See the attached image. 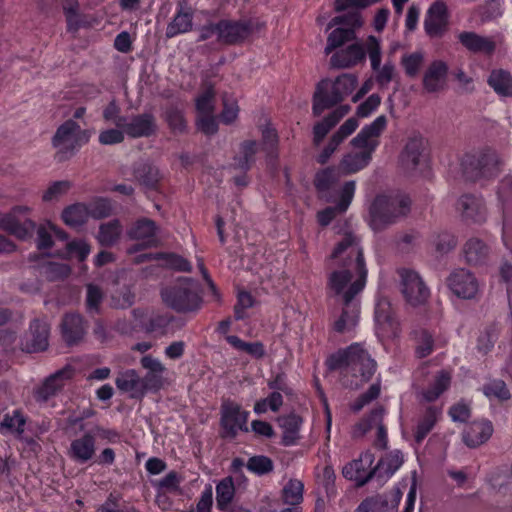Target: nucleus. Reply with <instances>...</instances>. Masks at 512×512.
Returning <instances> with one entry per match:
<instances>
[{"instance_id": "43", "label": "nucleus", "mask_w": 512, "mask_h": 512, "mask_svg": "<svg viewBox=\"0 0 512 512\" xmlns=\"http://www.w3.org/2000/svg\"><path fill=\"white\" fill-rule=\"evenodd\" d=\"M88 219V208L81 203L66 207L62 212V220L71 228H79Z\"/></svg>"}, {"instance_id": "51", "label": "nucleus", "mask_w": 512, "mask_h": 512, "mask_svg": "<svg viewBox=\"0 0 512 512\" xmlns=\"http://www.w3.org/2000/svg\"><path fill=\"white\" fill-rule=\"evenodd\" d=\"M423 62L424 54L421 51L405 54L401 58V65L405 74L410 78L417 77L422 68Z\"/></svg>"}, {"instance_id": "38", "label": "nucleus", "mask_w": 512, "mask_h": 512, "mask_svg": "<svg viewBox=\"0 0 512 512\" xmlns=\"http://www.w3.org/2000/svg\"><path fill=\"white\" fill-rule=\"evenodd\" d=\"M342 175L341 170L336 168H326L316 174L315 186L321 197L327 202H331L330 191L334 188Z\"/></svg>"}, {"instance_id": "16", "label": "nucleus", "mask_w": 512, "mask_h": 512, "mask_svg": "<svg viewBox=\"0 0 512 512\" xmlns=\"http://www.w3.org/2000/svg\"><path fill=\"white\" fill-rule=\"evenodd\" d=\"M424 30L430 38H441L449 27V11L445 2H433L424 18Z\"/></svg>"}, {"instance_id": "53", "label": "nucleus", "mask_w": 512, "mask_h": 512, "mask_svg": "<svg viewBox=\"0 0 512 512\" xmlns=\"http://www.w3.org/2000/svg\"><path fill=\"white\" fill-rule=\"evenodd\" d=\"M304 484L297 479H291L283 488V498L285 503L298 505L303 500Z\"/></svg>"}, {"instance_id": "49", "label": "nucleus", "mask_w": 512, "mask_h": 512, "mask_svg": "<svg viewBox=\"0 0 512 512\" xmlns=\"http://www.w3.org/2000/svg\"><path fill=\"white\" fill-rule=\"evenodd\" d=\"M365 49L366 54L369 57L371 63V69L375 73V76L378 75V72L381 70V59H382V51L380 40L375 36H369L365 41Z\"/></svg>"}, {"instance_id": "26", "label": "nucleus", "mask_w": 512, "mask_h": 512, "mask_svg": "<svg viewBox=\"0 0 512 512\" xmlns=\"http://www.w3.org/2000/svg\"><path fill=\"white\" fill-rule=\"evenodd\" d=\"M457 210L466 220L483 222L486 219V208L480 197L471 194L461 196L457 202Z\"/></svg>"}, {"instance_id": "64", "label": "nucleus", "mask_w": 512, "mask_h": 512, "mask_svg": "<svg viewBox=\"0 0 512 512\" xmlns=\"http://www.w3.org/2000/svg\"><path fill=\"white\" fill-rule=\"evenodd\" d=\"M125 132L118 127L101 131L99 134V142L102 145H114L122 143L125 139Z\"/></svg>"}, {"instance_id": "45", "label": "nucleus", "mask_w": 512, "mask_h": 512, "mask_svg": "<svg viewBox=\"0 0 512 512\" xmlns=\"http://www.w3.org/2000/svg\"><path fill=\"white\" fill-rule=\"evenodd\" d=\"M451 375L447 371H440L430 387L422 391V397L427 402L435 401L450 386Z\"/></svg>"}, {"instance_id": "36", "label": "nucleus", "mask_w": 512, "mask_h": 512, "mask_svg": "<svg viewBox=\"0 0 512 512\" xmlns=\"http://www.w3.org/2000/svg\"><path fill=\"white\" fill-rule=\"evenodd\" d=\"M442 415V409L437 406H427L419 417L415 430V440L420 443L434 428Z\"/></svg>"}, {"instance_id": "17", "label": "nucleus", "mask_w": 512, "mask_h": 512, "mask_svg": "<svg viewBox=\"0 0 512 512\" xmlns=\"http://www.w3.org/2000/svg\"><path fill=\"white\" fill-rule=\"evenodd\" d=\"M461 169L464 177L475 181L482 177H491L496 174L497 166L492 155H465L461 160Z\"/></svg>"}, {"instance_id": "10", "label": "nucleus", "mask_w": 512, "mask_h": 512, "mask_svg": "<svg viewBox=\"0 0 512 512\" xmlns=\"http://www.w3.org/2000/svg\"><path fill=\"white\" fill-rule=\"evenodd\" d=\"M336 24H344L347 28H336L333 30L327 39V46L325 47V54H330L336 48L342 46L344 43L355 38V28L362 26L363 21L358 12L348 13L343 16L335 17L329 24V28Z\"/></svg>"}, {"instance_id": "55", "label": "nucleus", "mask_w": 512, "mask_h": 512, "mask_svg": "<svg viewBox=\"0 0 512 512\" xmlns=\"http://www.w3.org/2000/svg\"><path fill=\"white\" fill-rule=\"evenodd\" d=\"M234 484L231 478L221 480L216 486V500L220 509L225 508L234 497Z\"/></svg>"}, {"instance_id": "44", "label": "nucleus", "mask_w": 512, "mask_h": 512, "mask_svg": "<svg viewBox=\"0 0 512 512\" xmlns=\"http://www.w3.org/2000/svg\"><path fill=\"white\" fill-rule=\"evenodd\" d=\"M258 144L254 140H246L241 143L238 155L234 159V165L241 170H247L255 161Z\"/></svg>"}, {"instance_id": "46", "label": "nucleus", "mask_w": 512, "mask_h": 512, "mask_svg": "<svg viewBox=\"0 0 512 512\" xmlns=\"http://www.w3.org/2000/svg\"><path fill=\"white\" fill-rule=\"evenodd\" d=\"M225 339L235 350L244 352L252 357L262 358L265 354V349L261 342H245L236 335H228Z\"/></svg>"}, {"instance_id": "3", "label": "nucleus", "mask_w": 512, "mask_h": 512, "mask_svg": "<svg viewBox=\"0 0 512 512\" xmlns=\"http://www.w3.org/2000/svg\"><path fill=\"white\" fill-rule=\"evenodd\" d=\"M411 201L405 195H379L369 208L370 226L380 231L405 217L410 212Z\"/></svg>"}, {"instance_id": "52", "label": "nucleus", "mask_w": 512, "mask_h": 512, "mask_svg": "<svg viewBox=\"0 0 512 512\" xmlns=\"http://www.w3.org/2000/svg\"><path fill=\"white\" fill-rule=\"evenodd\" d=\"M434 349V339L426 330L415 332V353L418 358L429 356Z\"/></svg>"}, {"instance_id": "61", "label": "nucleus", "mask_w": 512, "mask_h": 512, "mask_svg": "<svg viewBox=\"0 0 512 512\" xmlns=\"http://www.w3.org/2000/svg\"><path fill=\"white\" fill-rule=\"evenodd\" d=\"M196 109L198 115L214 112V91L212 88H208L197 98Z\"/></svg>"}, {"instance_id": "4", "label": "nucleus", "mask_w": 512, "mask_h": 512, "mask_svg": "<svg viewBox=\"0 0 512 512\" xmlns=\"http://www.w3.org/2000/svg\"><path fill=\"white\" fill-rule=\"evenodd\" d=\"M357 85V77L353 74H342L334 81L324 79L316 87L313 97L312 111L319 116L324 110L342 102L349 96Z\"/></svg>"}, {"instance_id": "57", "label": "nucleus", "mask_w": 512, "mask_h": 512, "mask_svg": "<svg viewBox=\"0 0 512 512\" xmlns=\"http://www.w3.org/2000/svg\"><path fill=\"white\" fill-rule=\"evenodd\" d=\"M432 243L436 252L440 255H444L456 247L457 240L453 234L447 231H442L433 236Z\"/></svg>"}, {"instance_id": "25", "label": "nucleus", "mask_w": 512, "mask_h": 512, "mask_svg": "<svg viewBox=\"0 0 512 512\" xmlns=\"http://www.w3.org/2000/svg\"><path fill=\"white\" fill-rule=\"evenodd\" d=\"M402 492L399 488L393 489L389 494L364 500L356 512H384L385 509H397Z\"/></svg>"}, {"instance_id": "40", "label": "nucleus", "mask_w": 512, "mask_h": 512, "mask_svg": "<svg viewBox=\"0 0 512 512\" xmlns=\"http://www.w3.org/2000/svg\"><path fill=\"white\" fill-rule=\"evenodd\" d=\"M192 21L193 14L190 10L180 7L166 28V37L173 38L179 34L189 32L192 29Z\"/></svg>"}, {"instance_id": "21", "label": "nucleus", "mask_w": 512, "mask_h": 512, "mask_svg": "<svg viewBox=\"0 0 512 512\" xmlns=\"http://www.w3.org/2000/svg\"><path fill=\"white\" fill-rule=\"evenodd\" d=\"M252 33V27L246 21L220 20L219 43L235 45L245 41Z\"/></svg>"}, {"instance_id": "32", "label": "nucleus", "mask_w": 512, "mask_h": 512, "mask_svg": "<svg viewBox=\"0 0 512 512\" xmlns=\"http://www.w3.org/2000/svg\"><path fill=\"white\" fill-rule=\"evenodd\" d=\"M349 105H341L334 109L322 121L317 122L313 127V143L319 145L329 131L350 111Z\"/></svg>"}, {"instance_id": "1", "label": "nucleus", "mask_w": 512, "mask_h": 512, "mask_svg": "<svg viewBox=\"0 0 512 512\" xmlns=\"http://www.w3.org/2000/svg\"><path fill=\"white\" fill-rule=\"evenodd\" d=\"M387 126L385 115L378 116L372 123L364 126L350 141L352 150L346 153L339 163L343 175L356 173L370 163L372 154L380 144V136Z\"/></svg>"}, {"instance_id": "18", "label": "nucleus", "mask_w": 512, "mask_h": 512, "mask_svg": "<svg viewBox=\"0 0 512 512\" xmlns=\"http://www.w3.org/2000/svg\"><path fill=\"white\" fill-rule=\"evenodd\" d=\"M426 142L420 135L409 137L399 155V165L406 173L417 169L424 158Z\"/></svg>"}, {"instance_id": "28", "label": "nucleus", "mask_w": 512, "mask_h": 512, "mask_svg": "<svg viewBox=\"0 0 512 512\" xmlns=\"http://www.w3.org/2000/svg\"><path fill=\"white\" fill-rule=\"evenodd\" d=\"M341 305V312L335 319L333 328L338 333L351 332L358 324L360 306L359 302H337Z\"/></svg>"}, {"instance_id": "30", "label": "nucleus", "mask_w": 512, "mask_h": 512, "mask_svg": "<svg viewBox=\"0 0 512 512\" xmlns=\"http://www.w3.org/2000/svg\"><path fill=\"white\" fill-rule=\"evenodd\" d=\"M49 324L36 319L30 324L29 335L25 343L28 352L43 351L48 347Z\"/></svg>"}, {"instance_id": "24", "label": "nucleus", "mask_w": 512, "mask_h": 512, "mask_svg": "<svg viewBox=\"0 0 512 512\" xmlns=\"http://www.w3.org/2000/svg\"><path fill=\"white\" fill-rule=\"evenodd\" d=\"M366 56L365 43H354L334 53L330 59L333 68H349L363 61Z\"/></svg>"}, {"instance_id": "33", "label": "nucleus", "mask_w": 512, "mask_h": 512, "mask_svg": "<svg viewBox=\"0 0 512 512\" xmlns=\"http://www.w3.org/2000/svg\"><path fill=\"white\" fill-rule=\"evenodd\" d=\"M115 384L121 392L130 393L132 398H142L144 396L142 379L134 369L119 372Z\"/></svg>"}, {"instance_id": "54", "label": "nucleus", "mask_w": 512, "mask_h": 512, "mask_svg": "<svg viewBox=\"0 0 512 512\" xmlns=\"http://www.w3.org/2000/svg\"><path fill=\"white\" fill-rule=\"evenodd\" d=\"M72 187V182L69 180L55 181L51 183L43 192L42 200L44 202L58 201L61 197L66 195Z\"/></svg>"}, {"instance_id": "15", "label": "nucleus", "mask_w": 512, "mask_h": 512, "mask_svg": "<svg viewBox=\"0 0 512 512\" xmlns=\"http://www.w3.org/2000/svg\"><path fill=\"white\" fill-rule=\"evenodd\" d=\"M249 412L232 401H226L221 406V425L226 437L233 438L239 431H248L247 420Z\"/></svg>"}, {"instance_id": "27", "label": "nucleus", "mask_w": 512, "mask_h": 512, "mask_svg": "<svg viewBox=\"0 0 512 512\" xmlns=\"http://www.w3.org/2000/svg\"><path fill=\"white\" fill-rule=\"evenodd\" d=\"M67 455L76 463L83 464L95 455V439L90 433L74 439L68 448Z\"/></svg>"}, {"instance_id": "58", "label": "nucleus", "mask_w": 512, "mask_h": 512, "mask_svg": "<svg viewBox=\"0 0 512 512\" xmlns=\"http://www.w3.org/2000/svg\"><path fill=\"white\" fill-rule=\"evenodd\" d=\"M246 467L252 473L261 476L273 471L274 464L269 457L257 455L248 459Z\"/></svg>"}, {"instance_id": "7", "label": "nucleus", "mask_w": 512, "mask_h": 512, "mask_svg": "<svg viewBox=\"0 0 512 512\" xmlns=\"http://www.w3.org/2000/svg\"><path fill=\"white\" fill-rule=\"evenodd\" d=\"M91 133L82 129L74 120L61 124L53 138L52 145L57 149L61 160L71 157L82 145L88 143Z\"/></svg>"}, {"instance_id": "37", "label": "nucleus", "mask_w": 512, "mask_h": 512, "mask_svg": "<svg viewBox=\"0 0 512 512\" xmlns=\"http://www.w3.org/2000/svg\"><path fill=\"white\" fill-rule=\"evenodd\" d=\"M61 327L62 336L69 345L77 343L85 333L83 318L78 314L65 315Z\"/></svg>"}, {"instance_id": "19", "label": "nucleus", "mask_w": 512, "mask_h": 512, "mask_svg": "<svg viewBox=\"0 0 512 512\" xmlns=\"http://www.w3.org/2000/svg\"><path fill=\"white\" fill-rule=\"evenodd\" d=\"M373 462L374 455L366 451L358 459L345 465L342 474L346 479L355 481L358 486H363L369 480L375 479V474H372V469H369Z\"/></svg>"}, {"instance_id": "62", "label": "nucleus", "mask_w": 512, "mask_h": 512, "mask_svg": "<svg viewBox=\"0 0 512 512\" xmlns=\"http://www.w3.org/2000/svg\"><path fill=\"white\" fill-rule=\"evenodd\" d=\"M70 272V267L65 263L50 262L44 266V274L52 281L67 277Z\"/></svg>"}, {"instance_id": "56", "label": "nucleus", "mask_w": 512, "mask_h": 512, "mask_svg": "<svg viewBox=\"0 0 512 512\" xmlns=\"http://www.w3.org/2000/svg\"><path fill=\"white\" fill-rule=\"evenodd\" d=\"M104 299V292L101 287L94 284L86 285L85 305L89 313H98Z\"/></svg>"}, {"instance_id": "59", "label": "nucleus", "mask_w": 512, "mask_h": 512, "mask_svg": "<svg viewBox=\"0 0 512 512\" xmlns=\"http://www.w3.org/2000/svg\"><path fill=\"white\" fill-rule=\"evenodd\" d=\"M384 410L378 407L371 412V421L374 424V428L377 429V439L375 440V446L380 449L387 447V432L382 423Z\"/></svg>"}, {"instance_id": "31", "label": "nucleus", "mask_w": 512, "mask_h": 512, "mask_svg": "<svg viewBox=\"0 0 512 512\" xmlns=\"http://www.w3.org/2000/svg\"><path fill=\"white\" fill-rule=\"evenodd\" d=\"M403 464V455L399 450L392 451L382 457L372 469L379 484L386 482Z\"/></svg>"}, {"instance_id": "6", "label": "nucleus", "mask_w": 512, "mask_h": 512, "mask_svg": "<svg viewBox=\"0 0 512 512\" xmlns=\"http://www.w3.org/2000/svg\"><path fill=\"white\" fill-rule=\"evenodd\" d=\"M161 297L168 307L179 313L196 311L202 302L197 282L187 277L162 289Z\"/></svg>"}, {"instance_id": "39", "label": "nucleus", "mask_w": 512, "mask_h": 512, "mask_svg": "<svg viewBox=\"0 0 512 512\" xmlns=\"http://www.w3.org/2000/svg\"><path fill=\"white\" fill-rule=\"evenodd\" d=\"M123 226L118 219L102 223L99 226L96 239L101 246L112 247L121 238Z\"/></svg>"}, {"instance_id": "5", "label": "nucleus", "mask_w": 512, "mask_h": 512, "mask_svg": "<svg viewBox=\"0 0 512 512\" xmlns=\"http://www.w3.org/2000/svg\"><path fill=\"white\" fill-rule=\"evenodd\" d=\"M366 278V268H339L330 274L328 288L336 302H359L357 296L364 289Z\"/></svg>"}, {"instance_id": "47", "label": "nucleus", "mask_w": 512, "mask_h": 512, "mask_svg": "<svg viewBox=\"0 0 512 512\" xmlns=\"http://www.w3.org/2000/svg\"><path fill=\"white\" fill-rule=\"evenodd\" d=\"M25 424V417L19 410H15L12 414L4 415L0 423V433L9 432L21 436L24 432Z\"/></svg>"}, {"instance_id": "48", "label": "nucleus", "mask_w": 512, "mask_h": 512, "mask_svg": "<svg viewBox=\"0 0 512 512\" xmlns=\"http://www.w3.org/2000/svg\"><path fill=\"white\" fill-rule=\"evenodd\" d=\"M375 319L379 326L382 327L384 332L391 331L395 328V321L391 313L390 304L387 300H379L375 308Z\"/></svg>"}, {"instance_id": "14", "label": "nucleus", "mask_w": 512, "mask_h": 512, "mask_svg": "<svg viewBox=\"0 0 512 512\" xmlns=\"http://www.w3.org/2000/svg\"><path fill=\"white\" fill-rule=\"evenodd\" d=\"M157 231L158 227L153 220L148 218H141L137 220L127 230V236L131 240L139 241V243L130 247L127 252L132 254L142 249L157 246Z\"/></svg>"}, {"instance_id": "11", "label": "nucleus", "mask_w": 512, "mask_h": 512, "mask_svg": "<svg viewBox=\"0 0 512 512\" xmlns=\"http://www.w3.org/2000/svg\"><path fill=\"white\" fill-rule=\"evenodd\" d=\"M446 284L449 290L460 299H475L480 293L478 279L466 268L454 269L447 277Z\"/></svg>"}, {"instance_id": "41", "label": "nucleus", "mask_w": 512, "mask_h": 512, "mask_svg": "<svg viewBox=\"0 0 512 512\" xmlns=\"http://www.w3.org/2000/svg\"><path fill=\"white\" fill-rule=\"evenodd\" d=\"M463 250L467 263L475 266L485 263L489 255L488 246L478 238L469 239Z\"/></svg>"}, {"instance_id": "8", "label": "nucleus", "mask_w": 512, "mask_h": 512, "mask_svg": "<svg viewBox=\"0 0 512 512\" xmlns=\"http://www.w3.org/2000/svg\"><path fill=\"white\" fill-rule=\"evenodd\" d=\"M331 259L339 268L361 270L366 268L360 239L352 232L345 233L337 242Z\"/></svg>"}, {"instance_id": "42", "label": "nucleus", "mask_w": 512, "mask_h": 512, "mask_svg": "<svg viewBox=\"0 0 512 512\" xmlns=\"http://www.w3.org/2000/svg\"><path fill=\"white\" fill-rule=\"evenodd\" d=\"M488 84L502 97L512 95V77L507 71L502 69L492 71L488 78Z\"/></svg>"}, {"instance_id": "35", "label": "nucleus", "mask_w": 512, "mask_h": 512, "mask_svg": "<svg viewBox=\"0 0 512 512\" xmlns=\"http://www.w3.org/2000/svg\"><path fill=\"white\" fill-rule=\"evenodd\" d=\"M277 422L282 429V443L285 446H291L300 439V429L302 418L294 413L280 416Z\"/></svg>"}, {"instance_id": "22", "label": "nucleus", "mask_w": 512, "mask_h": 512, "mask_svg": "<svg viewBox=\"0 0 512 512\" xmlns=\"http://www.w3.org/2000/svg\"><path fill=\"white\" fill-rule=\"evenodd\" d=\"M356 184L355 181H348L339 191V200L335 207H327L326 209L318 212V222L322 226H327L335 218L337 214L344 213L355 193Z\"/></svg>"}, {"instance_id": "2", "label": "nucleus", "mask_w": 512, "mask_h": 512, "mask_svg": "<svg viewBox=\"0 0 512 512\" xmlns=\"http://www.w3.org/2000/svg\"><path fill=\"white\" fill-rule=\"evenodd\" d=\"M328 366L332 370H341L344 375L360 376L361 382L369 381L376 371V362L358 343L331 355Z\"/></svg>"}, {"instance_id": "50", "label": "nucleus", "mask_w": 512, "mask_h": 512, "mask_svg": "<svg viewBox=\"0 0 512 512\" xmlns=\"http://www.w3.org/2000/svg\"><path fill=\"white\" fill-rule=\"evenodd\" d=\"M484 395L490 399L498 401H505L510 398V392L503 380L495 379L484 384L482 387Z\"/></svg>"}, {"instance_id": "20", "label": "nucleus", "mask_w": 512, "mask_h": 512, "mask_svg": "<svg viewBox=\"0 0 512 512\" xmlns=\"http://www.w3.org/2000/svg\"><path fill=\"white\" fill-rule=\"evenodd\" d=\"M448 65L442 60L432 61L426 68L422 86L427 93H437L444 90L448 76Z\"/></svg>"}, {"instance_id": "13", "label": "nucleus", "mask_w": 512, "mask_h": 512, "mask_svg": "<svg viewBox=\"0 0 512 512\" xmlns=\"http://www.w3.org/2000/svg\"><path fill=\"white\" fill-rule=\"evenodd\" d=\"M118 128L123 129L130 138H143L156 133L157 123L151 113L132 114L118 119Z\"/></svg>"}, {"instance_id": "9", "label": "nucleus", "mask_w": 512, "mask_h": 512, "mask_svg": "<svg viewBox=\"0 0 512 512\" xmlns=\"http://www.w3.org/2000/svg\"><path fill=\"white\" fill-rule=\"evenodd\" d=\"M401 291L406 302L413 307L423 306L430 297V289L416 271L401 269Z\"/></svg>"}, {"instance_id": "12", "label": "nucleus", "mask_w": 512, "mask_h": 512, "mask_svg": "<svg viewBox=\"0 0 512 512\" xmlns=\"http://www.w3.org/2000/svg\"><path fill=\"white\" fill-rule=\"evenodd\" d=\"M26 206H17L7 214H0V229L7 231L19 239H26L32 235L35 223L28 218H21L20 214L28 213Z\"/></svg>"}, {"instance_id": "63", "label": "nucleus", "mask_w": 512, "mask_h": 512, "mask_svg": "<svg viewBox=\"0 0 512 512\" xmlns=\"http://www.w3.org/2000/svg\"><path fill=\"white\" fill-rule=\"evenodd\" d=\"M112 207L110 202L107 199H97L93 203H91L88 208V216L95 219H102L108 217L111 214Z\"/></svg>"}, {"instance_id": "60", "label": "nucleus", "mask_w": 512, "mask_h": 512, "mask_svg": "<svg viewBox=\"0 0 512 512\" xmlns=\"http://www.w3.org/2000/svg\"><path fill=\"white\" fill-rule=\"evenodd\" d=\"M136 177L147 188H155L160 179V172L157 167L145 164L136 171Z\"/></svg>"}, {"instance_id": "23", "label": "nucleus", "mask_w": 512, "mask_h": 512, "mask_svg": "<svg viewBox=\"0 0 512 512\" xmlns=\"http://www.w3.org/2000/svg\"><path fill=\"white\" fill-rule=\"evenodd\" d=\"M458 41L469 52L474 54H492L496 49V43L492 37L482 36L472 31L460 32Z\"/></svg>"}, {"instance_id": "29", "label": "nucleus", "mask_w": 512, "mask_h": 512, "mask_svg": "<svg viewBox=\"0 0 512 512\" xmlns=\"http://www.w3.org/2000/svg\"><path fill=\"white\" fill-rule=\"evenodd\" d=\"M73 375V369L65 367L50 375L36 391L38 401H47L54 396L63 386L66 380Z\"/></svg>"}, {"instance_id": "34", "label": "nucleus", "mask_w": 512, "mask_h": 512, "mask_svg": "<svg viewBox=\"0 0 512 512\" xmlns=\"http://www.w3.org/2000/svg\"><path fill=\"white\" fill-rule=\"evenodd\" d=\"M493 427L490 422H473L463 432L464 443L475 448L485 443L492 435Z\"/></svg>"}]
</instances>
